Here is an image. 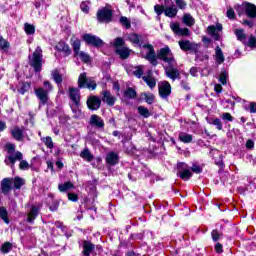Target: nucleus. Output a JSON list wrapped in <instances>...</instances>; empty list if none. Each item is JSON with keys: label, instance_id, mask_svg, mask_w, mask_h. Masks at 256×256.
<instances>
[{"label": "nucleus", "instance_id": "1", "mask_svg": "<svg viewBox=\"0 0 256 256\" xmlns=\"http://www.w3.org/2000/svg\"><path fill=\"white\" fill-rule=\"evenodd\" d=\"M156 59H160V61L167 63L164 69L165 74L169 79L175 81L181 77V72L177 69V61L175 60V56H173V52H171L169 46L161 48L156 55Z\"/></svg>", "mask_w": 256, "mask_h": 256}, {"label": "nucleus", "instance_id": "2", "mask_svg": "<svg viewBox=\"0 0 256 256\" xmlns=\"http://www.w3.org/2000/svg\"><path fill=\"white\" fill-rule=\"evenodd\" d=\"M140 55L142 59H146V61H149L151 65L154 67H157L158 61H157V53H155V48L151 44H144L140 47Z\"/></svg>", "mask_w": 256, "mask_h": 256}, {"label": "nucleus", "instance_id": "3", "mask_svg": "<svg viewBox=\"0 0 256 256\" xmlns=\"http://www.w3.org/2000/svg\"><path fill=\"white\" fill-rule=\"evenodd\" d=\"M20 161L19 169L25 171L29 169V163L26 160H23V153L16 151L14 154L8 155L5 159L6 165H11V169L15 167V162Z\"/></svg>", "mask_w": 256, "mask_h": 256}, {"label": "nucleus", "instance_id": "4", "mask_svg": "<svg viewBox=\"0 0 256 256\" xmlns=\"http://www.w3.org/2000/svg\"><path fill=\"white\" fill-rule=\"evenodd\" d=\"M29 63L36 73L41 71L43 65V50L39 46L35 49L32 57L29 58Z\"/></svg>", "mask_w": 256, "mask_h": 256}, {"label": "nucleus", "instance_id": "5", "mask_svg": "<svg viewBox=\"0 0 256 256\" xmlns=\"http://www.w3.org/2000/svg\"><path fill=\"white\" fill-rule=\"evenodd\" d=\"M78 88L95 91L97 89V83L93 78L87 77V73H81L78 78Z\"/></svg>", "mask_w": 256, "mask_h": 256}, {"label": "nucleus", "instance_id": "6", "mask_svg": "<svg viewBox=\"0 0 256 256\" xmlns=\"http://www.w3.org/2000/svg\"><path fill=\"white\" fill-rule=\"evenodd\" d=\"M178 177L182 179L183 181H189L191 177H193V173L191 172V169L185 162H180L178 164Z\"/></svg>", "mask_w": 256, "mask_h": 256}, {"label": "nucleus", "instance_id": "7", "mask_svg": "<svg viewBox=\"0 0 256 256\" xmlns=\"http://www.w3.org/2000/svg\"><path fill=\"white\" fill-rule=\"evenodd\" d=\"M97 19L99 23H110L113 19V11L109 8H102L97 12Z\"/></svg>", "mask_w": 256, "mask_h": 256}, {"label": "nucleus", "instance_id": "8", "mask_svg": "<svg viewBox=\"0 0 256 256\" xmlns=\"http://www.w3.org/2000/svg\"><path fill=\"white\" fill-rule=\"evenodd\" d=\"M82 39L85 41L86 45H92V47H103V41L96 35L84 34Z\"/></svg>", "mask_w": 256, "mask_h": 256}, {"label": "nucleus", "instance_id": "9", "mask_svg": "<svg viewBox=\"0 0 256 256\" xmlns=\"http://www.w3.org/2000/svg\"><path fill=\"white\" fill-rule=\"evenodd\" d=\"M170 29L175 35H180L182 37H189L191 35V31L188 28H181L177 22H172L170 24Z\"/></svg>", "mask_w": 256, "mask_h": 256}, {"label": "nucleus", "instance_id": "10", "mask_svg": "<svg viewBox=\"0 0 256 256\" xmlns=\"http://www.w3.org/2000/svg\"><path fill=\"white\" fill-rule=\"evenodd\" d=\"M159 95L162 99H167L171 95V84L165 81L159 84Z\"/></svg>", "mask_w": 256, "mask_h": 256}, {"label": "nucleus", "instance_id": "11", "mask_svg": "<svg viewBox=\"0 0 256 256\" xmlns=\"http://www.w3.org/2000/svg\"><path fill=\"white\" fill-rule=\"evenodd\" d=\"M89 125H91V127H96V129H103L105 127V122L103 121V118L93 114L90 117Z\"/></svg>", "mask_w": 256, "mask_h": 256}, {"label": "nucleus", "instance_id": "12", "mask_svg": "<svg viewBox=\"0 0 256 256\" xmlns=\"http://www.w3.org/2000/svg\"><path fill=\"white\" fill-rule=\"evenodd\" d=\"M34 91L36 97H38V99L41 101V103H43V105H45V103L49 101V92L45 88H36Z\"/></svg>", "mask_w": 256, "mask_h": 256}, {"label": "nucleus", "instance_id": "13", "mask_svg": "<svg viewBox=\"0 0 256 256\" xmlns=\"http://www.w3.org/2000/svg\"><path fill=\"white\" fill-rule=\"evenodd\" d=\"M87 106L92 111H97L101 107V99L97 96H90L87 100Z\"/></svg>", "mask_w": 256, "mask_h": 256}, {"label": "nucleus", "instance_id": "14", "mask_svg": "<svg viewBox=\"0 0 256 256\" xmlns=\"http://www.w3.org/2000/svg\"><path fill=\"white\" fill-rule=\"evenodd\" d=\"M128 41L132 43L135 47L143 46V35H139L137 33H132L128 36Z\"/></svg>", "mask_w": 256, "mask_h": 256}, {"label": "nucleus", "instance_id": "15", "mask_svg": "<svg viewBox=\"0 0 256 256\" xmlns=\"http://www.w3.org/2000/svg\"><path fill=\"white\" fill-rule=\"evenodd\" d=\"M13 185V178H4L1 181V191L3 195H7L11 191Z\"/></svg>", "mask_w": 256, "mask_h": 256}, {"label": "nucleus", "instance_id": "16", "mask_svg": "<svg viewBox=\"0 0 256 256\" xmlns=\"http://www.w3.org/2000/svg\"><path fill=\"white\" fill-rule=\"evenodd\" d=\"M69 97L72 102H74V105H79V101L81 99V96L79 94V89L70 87L69 88Z\"/></svg>", "mask_w": 256, "mask_h": 256}, {"label": "nucleus", "instance_id": "17", "mask_svg": "<svg viewBox=\"0 0 256 256\" xmlns=\"http://www.w3.org/2000/svg\"><path fill=\"white\" fill-rule=\"evenodd\" d=\"M214 59L217 65H223V63H225V55L219 46H216L215 48Z\"/></svg>", "mask_w": 256, "mask_h": 256}, {"label": "nucleus", "instance_id": "18", "mask_svg": "<svg viewBox=\"0 0 256 256\" xmlns=\"http://www.w3.org/2000/svg\"><path fill=\"white\" fill-rule=\"evenodd\" d=\"M102 101L103 103H107L109 107H113L115 105V96L111 95V92L109 91H104L102 93Z\"/></svg>", "mask_w": 256, "mask_h": 256}, {"label": "nucleus", "instance_id": "19", "mask_svg": "<svg viewBox=\"0 0 256 256\" xmlns=\"http://www.w3.org/2000/svg\"><path fill=\"white\" fill-rule=\"evenodd\" d=\"M24 131H25V128H19L18 126H15L11 130V135H12L13 139H15L16 141H23Z\"/></svg>", "mask_w": 256, "mask_h": 256}, {"label": "nucleus", "instance_id": "20", "mask_svg": "<svg viewBox=\"0 0 256 256\" xmlns=\"http://www.w3.org/2000/svg\"><path fill=\"white\" fill-rule=\"evenodd\" d=\"M55 49H57L60 53H63L64 57H69V55H71V48H69V45L65 44V42H59Z\"/></svg>", "mask_w": 256, "mask_h": 256}, {"label": "nucleus", "instance_id": "21", "mask_svg": "<svg viewBox=\"0 0 256 256\" xmlns=\"http://www.w3.org/2000/svg\"><path fill=\"white\" fill-rule=\"evenodd\" d=\"M39 207L38 206H32L30 209V212L28 213L27 223L33 224L35 219H37V216L39 215Z\"/></svg>", "mask_w": 256, "mask_h": 256}, {"label": "nucleus", "instance_id": "22", "mask_svg": "<svg viewBox=\"0 0 256 256\" xmlns=\"http://www.w3.org/2000/svg\"><path fill=\"white\" fill-rule=\"evenodd\" d=\"M106 163L108 165H117L119 163V154L117 152H109L106 155Z\"/></svg>", "mask_w": 256, "mask_h": 256}, {"label": "nucleus", "instance_id": "23", "mask_svg": "<svg viewBox=\"0 0 256 256\" xmlns=\"http://www.w3.org/2000/svg\"><path fill=\"white\" fill-rule=\"evenodd\" d=\"M178 44L182 51H193L195 49V44L189 40H180Z\"/></svg>", "mask_w": 256, "mask_h": 256}, {"label": "nucleus", "instance_id": "24", "mask_svg": "<svg viewBox=\"0 0 256 256\" xmlns=\"http://www.w3.org/2000/svg\"><path fill=\"white\" fill-rule=\"evenodd\" d=\"M116 53L121 59H129V56L131 55V50H129V48L127 47H118L116 48Z\"/></svg>", "mask_w": 256, "mask_h": 256}, {"label": "nucleus", "instance_id": "25", "mask_svg": "<svg viewBox=\"0 0 256 256\" xmlns=\"http://www.w3.org/2000/svg\"><path fill=\"white\" fill-rule=\"evenodd\" d=\"M245 11L247 17H250L251 19L256 18V6L255 4L247 3L245 6Z\"/></svg>", "mask_w": 256, "mask_h": 256}, {"label": "nucleus", "instance_id": "26", "mask_svg": "<svg viewBox=\"0 0 256 256\" xmlns=\"http://www.w3.org/2000/svg\"><path fill=\"white\" fill-rule=\"evenodd\" d=\"M94 250H95V245H93V243H91L89 241H84L83 255L89 256L93 253Z\"/></svg>", "mask_w": 256, "mask_h": 256}, {"label": "nucleus", "instance_id": "27", "mask_svg": "<svg viewBox=\"0 0 256 256\" xmlns=\"http://www.w3.org/2000/svg\"><path fill=\"white\" fill-rule=\"evenodd\" d=\"M9 49H11V43L3 38V36H0V51L2 53H9Z\"/></svg>", "mask_w": 256, "mask_h": 256}, {"label": "nucleus", "instance_id": "28", "mask_svg": "<svg viewBox=\"0 0 256 256\" xmlns=\"http://www.w3.org/2000/svg\"><path fill=\"white\" fill-rule=\"evenodd\" d=\"M70 42L73 47L74 55H79L81 52V40L78 38H71Z\"/></svg>", "mask_w": 256, "mask_h": 256}, {"label": "nucleus", "instance_id": "29", "mask_svg": "<svg viewBox=\"0 0 256 256\" xmlns=\"http://www.w3.org/2000/svg\"><path fill=\"white\" fill-rule=\"evenodd\" d=\"M58 189L61 193H65V191L75 189V185L72 182L68 181V182H65L64 184H59Z\"/></svg>", "mask_w": 256, "mask_h": 256}, {"label": "nucleus", "instance_id": "30", "mask_svg": "<svg viewBox=\"0 0 256 256\" xmlns=\"http://www.w3.org/2000/svg\"><path fill=\"white\" fill-rule=\"evenodd\" d=\"M182 21L187 27H193L195 25V18L191 14H184Z\"/></svg>", "mask_w": 256, "mask_h": 256}, {"label": "nucleus", "instance_id": "31", "mask_svg": "<svg viewBox=\"0 0 256 256\" xmlns=\"http://www.w3.org/2000/svg\"><path fill=\"white\" fill-rule=\"evenodd\" d=\"M0 219H2L6 225H9V212L7 211V208L3 206L0 207Z\"/></svg>", "mask_w": 256, "mask_h": 256}, {"label": "nucleus", "instance_id": "32", "mask_svg": "<svg viewBox=\"0 0 256 256\" xmlns=\"http://www.w3.org/2000/svg\"><path fill=\"white\" fill-rule=\"evenodd\" d=\"M177 12L178 10H177V7L175 6H170L164 9V15L170 18L175 17L177 15Z\"/></svg>", "mask_w": 256, "mask_h": 256}, {"label": "nucleus", "instance_id": "33", "mask_svg": "<svg viewBox=\"0 0 256 256\" xmlns=\"http://www.w3.org/2000/svg\"><path fill=\"white\" fill-rule=\"evenodd\" d=\"M80 157L89 163H91V161L94 159L93 154H91V151H89L87 148L80 153Z\"/></svg>", "mask_w": 256, "mask_h": 256}, {"label": "nucleus", "instance_id": "34", "mask_svg": "<svg viewBox=\"0 0 256 256\" xmlns=\"http://www.w3.org/2000/svg\"><path fill=\"white\" fill-rule=\"evenodd\" d=\"M142 79L148 85V87H150V89H155L157 86V81L151 76H144Z\"/></svg>", "mask_w": 256, "mask_h": 256}, {"label": "nucleus", "instance_id": "35", "mask_svg": "<svg viewBox=\"0 0 256 256\" xmlns=\"http://www.w3.org/2000/svg\"><path fill=\"white\" fill-rule=\"evenodd\" d=\"M208 123L210 125H214L216 127V129H218V131H222L223 130V122H221V119L219 118H211Z\"/></svg>", "mask_w": 256, "mask_h": 256}, {"label": "nucleus", "instance_id": "36", "mask_svg": "<svg viewBox=\"0 0 256 256\" xmlns=\"http://www.w3.org/2000/svg\"><path fill=\"white\" fill-rule=\"evenodd\" d=\"M141 97L148 103V105H153V103H155V95H153V93H142Z\"/></svg>", "mask_w": 256, "mask_h": 256}, {"label": "nucleus", "instance_id": "37", "mask_svg": "<svg viewBox=\"0 0 256 256\" xmlns=\"http://www.w3.org/2000/svg\"><path fill=\"white\" fill-rule=\"evenodd\" d=\"M208 35H211L215 39V41H219V32H217V28L215 26H209L207 28Z\"/></svg>", "mask_w": 256, "mask_h": 256}, {"label": "nucleus", "instance_id": "38", "mask_svg": "<svg viewBox=\"0 0 256 256\" xmlns=\"http://www.w3.org/2000/svg\"><path fill=\"white\" fill-rule=\"evenodd\" d=\"M124 97H126V99H135L137 97V91L133 88H127L124 91Z\"/></svg>", "mask_w": 256, "mask_h": 256}, {"label": "nucleus", "instance_id": "39", "mask_svg": "<svg viewBox=\"0 0 256 256\" xmlns=\"http://www.w3.org/2000/svg\"><path fill=\"white\" fill-rule=\"evenodd\" d=\"M41 141H42V143H44V145H45V147H47V149H53L54 144H53V139L51 138V136L41 137Z\"/></svg>", "mask_w": 256, "mask_h": 256}, {"label": "nucleus", "instance_id": "40", "mask_svg": "<svg viewBox=\"0 0 256 256\" xmlns=\"http://www.w3.org/2000/svg\"><path fill=\"white\" fill-rule=\"evenodd\" d=\"M179 140L182 143H191V141H193V136L191 134L180 133Z\"/></svg>", "mask_w": 256, "mask_h": 256}, {"label": "nucleus", "instance_id": "41", "mask_svg": "<svg viewBox=\"0 0 256 256\" xmlns=\"http://www.w3.org/2000/svg\"><path fill=\"white\" fill-rule=\"evenodd\" d=\"M75 56L79 57L83 63H89V61H91V56L84 51L78 52Z\"/></svg>", "mask_w": 256, "mask_h": 256}, {"label": "nucleus", "instance_id": "42", "mask_svg": "<svg viewBox=\"0 0 256 256\" xmlns=\"http://www.w3.org/2000/svg\"><path fill=\"white\" fill-rule=\"evenodd\" d=\"M138 113H139V115H141L145 119L151 117V112H149V109H147L144 106H139L138 107Z\"/></svg>", "mask_w": 256, "mask_h": 256}, {"label": "nucleus", "instance_id": "43", "mask_svg": "<svg viewBox=\"0 0 256 256\" xmlns=\"http://www.w3.org/2000/svg\"><path fill=\"white\" fill-rule=\"evenodd\" d=\"M52 77L55 83H57V85H61V83H63V76H61V73H59V70H54L52 72Z\"/></svg>", "mask_w": 256, "mask_h": 256}, {"label": "nucleus", "instance_id": "44", "mask_svg": "<svg viewBox=\"0 0 256 256\" xmlns=\"http://www.w3.org/2000/svg\"><path fill=\"white\" fill-rule=\"evenodd\" d=\"M72 112L75 119H83V112L79 109V105L72 106Z\"/></svg>", "mask_w": 256, "mask_h": 256}, {"label": "nucleus", "instance_id": "45", "mask_svg": "<svg viewBox=\"0 0 256 256\" xmlns=\"http://www.w3.org/2000/svg\"><path fill=\"white\" fill-rule=\"evenodd\" d=\"M29 89H31V84L29 82H24L22 86L18 88V93H20V95H25Z\"/></svg>", "mask_w": 256, "mask_h": 256}, {"label": "nucleus", "instance_id": "46", "mask_svg": "<svg viewBox=\"0 0 256 256\" xmlns=\"http://www.w3.org/2000/svg\"><path fill=\"white\" fill-rule=\"evenodd\" d=\"M14 189H20L22 186L25 185V180L23 178L15 177L13 178Z\"/></svg>", "mask_w": 256, "mask_h": 256}, {"label": "nucleus", "instance_id": "47", "mask_svg": "<svg viewBox=\"0 0 256 256\" xmlns=\"http://www.w3.org/2000/svg\"><path fill=\"white\" fill-rule=\"evenodd\" d=\"M235 35H236L238 41H245V39H247V35H245V30H243V29H236Z\"/></svg>", "mask_w": 256, "mask_h": 256}, {"label": "nucleus", "instance_id": "48", "mask_svg": "<svg viewBox=\"0 0 256 256\" xmlns=\"http://www.w3.org/2000/svg\"><path fill=\"white\" fill-rule=\"evenodd\" d=\"M143 69H145V66L143 65L135 67L133 70V75H135V77H138V79H141V77H143Z\"/></svg>", "mask_w": 256, "mask_h": 256}, {"label": "nucleus", "instance_id": "49", "mask_svg": "<svg viewBox=\"0 0 256 256\" xmlns=\"http://www.w3.org/2000/svg\"><path fill=\"white\" fill-rule=\"evenodd\" d=\"M80 9L83 13H89V9H91V2L90 1H83L80 4Z\"/></svg>", "mask_w": 256, "mask_h": 256}, {"label": "nucleus", "instance_id": "50", "mask_svg": "<svg viewBox=\"0 0 256 256\" xmlns=\"http://www.w3.org/2000/svg\"><path fill=\"white\" fill-rule=\"evenodd\" d=\"M24 31L27 35H34L35 34V26L25 23L24 24Z\"/></svg>", "mask_w": 256, "mask_h": 256}, {"label": "nucleus", "instance_id": "51", "mask_svg": "<svg viewBox=\"0 0 256 256\" xmlns=\"http://www.w3.org/2000/svg\"><path fill=\"white\" fill-rule=\"evenodd\" d=\"M227 79H229V74L227 73V71H222L220 73L219 82L222 85H227Z\"/></svg>", "mask_w": 256, "mask_h": 256}, {"label": "nucleus", "instance_id": "52", "mask_svg": "<svg viewBox=\"0 0 256 256\" xmlns=\"http://www.w3.org/2000/svg\"><path fill=\"white\" fill-rule=\"evenodd\" d=\"M154 11L155 13L158 15V19H161V15H163V13H165V7L157 4L154 6Z\"/></svg>", "mask_w": 256, "mask_h": 256}, {"label": "nucleus", "instance_id": "53", "mask_svg": "<svg viewBox=\"0 0 256 256\" xmlns=\"http://www.w3.org/2000/svg\"><path fill=\"white\" fill-rule=\"evenodd\" d=\"M196 61H209V55L202 52H197Z\"/></svg>", "mask_w": 256, "mask_h": 256}, {"label": "nucleus", "instance_id": "54", "mask_svg": "<svg viewBox=\"0 0 256 256\" xmlns=\"http://www.w3.org/2000/svg\"><path fill=\"white\" fill-rule=\"evenodd\" d=\"M11 249H13V244H11V242H6L1 247V251L4 254L9 253V251H11Z\"/></svg>", "mask_w": 256, "mask_h": 256}, {"label": "nucleus", "instance_id": "55", "mask_svg": "<svg viewBox=\"0 0 256 256\" xmlns=\"http://www.w3.org/2000/svg\"><path fill=\"white\" fill-rule=\"evenodd\" d=\"M120 23L121 25H124L126 29H131V22L129 21V19H127V17L125 16L120 17Z\"/></svg>", "mask_w": 256, "mask_h": 256}, {"label": "nucleus", "instance_id": "56", "mask_svg": "<svg viewBox=\"0 0 256 256\" xmlns=\"http://www.w3.org/2000/svg\"><path fill=\"white\" fill-rule=\"evenodd\" d=\"M123 45H125V40H123V38L119 37L114 40V47H117V49L123 47Z\"/></svg>", "mask_w": 256, "mask_h": 256}, {"label": "nucleus", "instance_id": "57", "mask_svg": "<svg viewBox=\"0 0 256 256\" xmlns=\"http://www.w3.org/2000/svg\"><path fill=\"white\" fill-rule=\"evenodd\" d=\"M211 237L214 242H217L219 239H221V233H219L217 230H213L211 232Z\"/></svg>", "mask_w": 256, "mask_h": 256}, {"label": "nucleus", "instance_id": "58", "mask_svg": "<svg viewBox=\"0 0 256 256\" xmlns=\"http://www.w3.org/2000/svg\"><path fill=\"white\" fill-rule=\"evenodd\" d=\"M248 47H251L252 49L256 47V38L255 36L251 35L247 42Z\"/></svg>", "mask_w": 256, "mask_h": 256}, {"label": "nucleus", "instance_id": "59", "mask_svg": "<svg viewBox=\"0 0 256 256\" xmlns=\"http://www.w3.org/2000/svg\"><path fill=\"white\" fill-rule=\"evenodd\" d=\"M178 9H185L187 7V3L184 0H174Z\"/></svg>", "mask_w": 256, "mask_h": 256}, {"label": "nucleus", "instance_id": "60", "mask_svg": "<svg viewBox=\"0 0 256 256\" xmlns=\"http://www.w3.org/2000/svg\"><path fill=\"white\" fill-rule=\"evenodd\" d=\"M69 201H73V203H77L79 201V196L75 193H68Z\"/></svg>", "mask_w": 256, "mask_h": 256}, {"label": "nucleus", "instance_id": "61", "mask_svg": "<svg viewBox=\"0 0 256 256\" xmlns=\"http://www.w3.org/2000/svg\"><path fill=\"white\" fill-rule=\"evenodd\" d=\"M226 16L228 17V19H235V10H233V8L229 7L226 12Z\"/></svg>", "mask_w": 256, "mask_h": 256}, {"label": "nucleus", "instance_id": "62", "mask_svg": "<svg viewBox=\"0 0 256 256\" xmlns=\"http://www.w3.org/2000/svg\"><path fill=\"white\" fill-rule=\"evenodd\" d=\"M223 121H233V116H231V113L225 112L222 114Z\"/></svg>", "mask_w": 256, "mask_h": 256}, {"label": "nucleus", "instance_id": "63", "mask_svg": "<svg viewBox=\"0 0 256 256\" xmlns=\"http://www.w3.org/2000/svg\"><path fill=\"white\" fill-rule=\"evenodd\" d=\"M6 148L10 155H15V145L14 144H7Z\"/></svg>", "mask_w": 256, "mask_h": 256}, {"label": "nucleus", "instance_id": "64", "mask_svg": "<svg viewBox=\"0 0 256 256\" xmlns=\"http://www.w3.org/2000/svg\"><path fill=\"white\" fill-rule=\"evenodd\" d=\"M248 109L250 113H256V102H250Z\"/></svg>", "mask_w": 256, "mask_h": 256}]
</instances>
